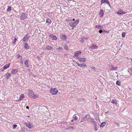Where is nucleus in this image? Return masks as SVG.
I'll return each mask as SVG.
<instances>
[{
  "label": "nucleus",
  "instance_id": "f257e3e1",
  "mask_svg": "<svg viewBox=\"0 0 132 132\" xmlns=\"http://www.w3.org/2000/svg\"><path fill=\"white\" fill-rule=\"evenodd\" d=\"M79 19H77L75 22H71V23H69V26L72 27V29H73V28L75 27L77 24L79 23Z\"/></svg>",
  "mask_w": 132,
  "mask_h": 132
},
{
  "label": "nucleus",
  "instance_id": "f03ea898",
  "mask_svg": "<svg viewBox=\"0 0 132 132\" xmlns=\"http://www.w3.org/2000/svg\"><path fill=\"white\" fill-rule=\"evenodd\" d=\"M50 93L52 95H55L58 92V90L55 88H52L50 91Z\"/></svg>",
  "mask_w": 132,
  "mask_h": 132
},
{
  "label": "nucleus",
  "instance_id": "7ed1b4c3",
  "mask_svg": "<svg viewBox=\"0 0 132 132\" xmlns=\"http://www.w3.org/2000/svg\"><path fill=\"white\" fill-rule=\"evenodd\" d=\"M29 38L28 36V34H27L25 35V36L22 39V40L23 42H27L28 41V39Z\"/></svg>",
  "mask_w": 132,
  "mask_h": 132
},
{
  "label": "nucleus",
  "instance_id": "20e7f679",
  "mask_svg": "<svg viewBox=\"0 0 132 132\" xmlns=\"http://www.w3.org/2000/svg\"><path fill=\"white\" fill-rule=\"evenodd\" d=\"M27 14L25 13H22L21 15V19L23 20L27 18Z\"/></svg>",
  "mask_w": 132,
  "mask_h": 132
},
{
  "label": "nucleus",
  "instance_id": "39448f33",
  "mask_svg": "<svg viewBox=\"0 0 132 132\" xmlns=\"http://www.w3.org/2000/svg\"><path fill=\"white\" fill-rule=\"evenodd\" d=\"M60 38L63 41H65L67 39L66 36L64 34H62L61 35Z\"/></svg>",
  "mask_w": 132,
  "mask_h": 132
},
{
  "label": "nucleus",
  "instance_id": "423d86ee",
  "mask_svg": "<svg viewBox=\"0 0 132 132\" xmlns=\"http://www.w3.org/2000/svg\"><path fill=\"white\" fill-rule=\"evenodd\" d=\"M23 46L24 48L25 49H29V48L30 46L28 45V44L26 42H25L23 43Z\"/></svg>",
  "mask_w": 132,
  "mask_h": 132
},
{
  "label": "nucleus",
  "instance_id": "0eeeda50",
  "mask_svg": "<svg viewBox=\"0 0 132 132\" xmlns=\"http://www.w3.org/2000/svg\"><path fill=\"white\" fill-rule=\"evenodd\" d=\"M91 121L94 124L95 128H96L97 127V125H96V121L94 120V119L93 118H92L91 119Z\"/></svg>",
  "mask_w": 132,
  "mask_h": 132
},
{
  "label": "nucleus",
  "instance_id": "6e6552de",
  "mask_svg": "<svg viewBox=\"0 0 132 132\" xmlns=\"http://www.w3.org/2000/svg\"><path fill=\"white\" fill-rule=\"evenodd\" d=\"M29 97H32V96L33 95H34V94L33 91H32L30 90H29Z\"/></svg>",
  "mask_w": 132,
  "mask_h": 132
},
{
  "label": "nucleus",
  "instance_id": "1a4fd4ad",
  "mask_svg": "<svg viewBox=\"0 0 132 132\" xmlns=\"http://www.w3.org/2000/svg\"><path fill=\"white\" fill-rule=\"evenodd\" d=\"M86 118L87 120L88 121H91V119L92 118H91L89 115H87L86 116Z\"/></svg>",
  "mask_w": 132,
  "mask_h": 132
},
{
  "label": "nucleus",
  "instance_id": "9d476101",
  "mask_svg": "<svg viewBox=\"0 0 132 132\" xmlns=\"http://www.w3.org/2000/svg\"><path fill=\"white\" fill-rule=\"evenodd\" d=\"M117 13L118 14H125L126 12L122 11L121 10H120L117 12Z\"/></svg>",
  "mask_w": 132,
  "mask_h": 132
},
{
  "label": "nucleus",
  "instance_id": "9b49d317",
  "mask_svg": "<svg viewBox=\"0 0 132 132\" xmlns=\"http://www.w3.org/2000/svg\"><path fill=\"white\" fill-rule=\"evenodd\" d=\"M99 14L100 15V17H102L104 15V12L102 9L100 10L99 12Z\"/></svg>",
  "mask_w": 132,
  "mask_h": 132
},
{
  "label": "nucleus",
  "instance_id": "f8f14e48",
  "mask_svg": "<svg viewBox=\"0 0 132 132\" xmlns=\"http://www.w3.org/2000/svg\"><path fill=\"white\" fill-rule=\"evenodd\" d=\"M78 66L80 67H86L87 66L86 64L85 63L81 64H78Z\"/></svg>",
  "mask_w": 132,
  "mask_h": 132
},
{
  "label": "nucleus",
  "instance_id": "ddd939ff",
  "mask_svg": "<svg viewBox=\"0 0 132 132\" xmlns=\"http://www.w3.org/2000/svg\"><path fill=\"white\" fill-rule=\"evenodd\" d=\"M81 53V52L80 51H77L75 53L74 56L77 57L78 56L79 54H80Z\"/></svg>",
  "mask_w": 132,
  "mask_h": 132
},
{
  "label": "nucleus",
  "instance_id": "4468645a",
  "mask_svg": "<svg viewBox=\"0 0 132 132\" xmlns=\"http://www.w3.org/2000/svg\"><path fill=\"white\" fill-rule=\"evenodd\" d=\"M18 72V70L17 69H13L11 72V73L13 74H16Z\"/></svg>",
  "mask_w": 132,
  "mask_h": 132
},
{
  "label": "nucleus",
  "instance_id": "2eb2a0df",
  "mask_svg": "<svg viewBox=\"0 0 132 132\" xmlns=\"http://www.w3.org/2000/svg\"><path fill=\"white\" fill-rule=\"evenodd\" d=\"M77 58L79 59V61L80 62H85L86 61V60L85 59V58H80L79 57H77Z\"/></svg>",
  "mask_w": 132,
  "mask_h": 132
},
{
  "label": "nucleus",
  "instance_id": "dca6fc26",
  "mask_svg": "<svg viewBox=\"0 0 132 132\" xmlns=\"http://www.w3.org/2000/svg\"><path fill=\"white\" fill-rule=\"evenodd\" d=\"M10 65V63H9L7 64H6L5 65L3 68H4V69H5L8 68Z\"/></svg>",
  "mask_w": 132,
  "mask_h": 132
},
{
  "label": "nucleus",
  "instance_id": "f3484780",
  "mask_svg": "<svg viewBox=\"0 0 132 132\" xmlns=\"http://www.w3.org/2000/svg\"><path fill=\"white\" fill-rule=\"evenodd\" d=\"M97 48V46H96V45L93 44L91 46V47H90V48L91 49V50H93L96 49Z\"/></svg>",
  "mask_w": 132,
  "mask_h": 132
},
{
  "label": "nucleus",
  "instance_id": "a211bd4d",
  "mask_svg": "<svg viewBox=\"0 0 132 132\" xmlns=\"http://www.w3.org/2000/svg\"><path fill=\"white\" fill-rule=\"evenodd\" d=\"M117 68L116 67H113V66L112 65H110L109 66V68L110 69L115 70L117 69Z\"/></svg>",
  "mask_w": 132,
  "mask_h": 132
},
{
  "label": "nucleus",
  "instance_id": "6ab92c4d",
  "mask_svg": "<svg viewBox=\"0 0 132 132\" xmlns=\"http://www.w3.org/2000/svg\"><path fill=\"white\" fill-rule=\"evenodd\" d=\"M29 61L28 60H26L24 62V64L27 67H29V64H28Z\"/></svg>",
  "mask_w": 132,
  "mask_h": 132
},
{
  "label": "nucleus",
  "instance_id": "aec40b11",
  "mask_svg": "<svg viewBox=\"0 0 132 132\" xmlns=\"http://www.w3.org/2000/svg\"><path fill=\"white\" fill-rule=\"evenodd\" d=\"M111 103L113 104H117V102L116 100H115L112 99L111 101Z\"/></svg>",
  "mask_w": 132,
  "mask_h": 132
},
{
  "label": "nucleus",
  "instance_id": "412c9836",
  "mask_svg": "<svg viewBox=\"0 0 132 132\" xmlns=\"http://www.w3.org/2000/svg\"><path fill=\"white\" fill-rule=\"evenodd\" d=\"M102 3H105L108 4H109V2L108 0H102Z\"/></svg>",
  "mask_w": 132,
  "mask_h": 132
},
{
  "label": "nucleus",
  "instance_id": "4be33fe9",
  "mask_svg": "<svg viewBox=\"0 0 132 132\" xmlns=\"http://www.w3.org/2000/svg\"><path fill=\"white\" fill-rule=\"evenodd\" d=\"M106 124V123L105 122H103L100 125V127L101 128L102 127V128L104 127Z\"/></svg>",
  "mask_w": 132,
  "mask_h": 132
},
{
  "label": "nucleus",
  "instance_id": "5701e85b",
  "mask_svg": "<svg viewBox=\"0 0 132 132\" xmlns=\"http://www.w3.org/2000/svg\"><path fill=\"white\" fill-rule=\"evenodd\" d=\"M95 27L96 28H98L99 29H102L103 28V27L100 25H96L95 26Z\"/></svg>",
  "mask_w": 132,
  "mask_h": 132
},
{
  "label": "nucleus",
  "instance_id": "b1692460",
  "mask_svg": "<svg viewBox=\"0 0 132 132\" xmlns=\"http://www.w3.org/2000/svg\"><path fill=\"white\" fill-rule=\"evenodd\" d=\"M46 22L48 23L49 24L51 23V21L50 19L47 18L46 19Z\"/></svg>",
  "mask_w": 132,
  "mask_h": 132
},
{
  "label": "nucleus",
  "instance_id": "393cba45",
  "mask_svg": "<svg viewBox=\"0 0 132 132\" xmlns=\"http://www.w3.org/2000/svg\"><path fill=\"white\" fill-rule=\"evenodd\" d=\"M53 49L52 47L50 46H47L46 47V49L47 50H51Z\"/></svg>",
  "mask_w": 132,
  "mask_h": 132
},
{
  "label": "nucleus",
  "instance_id": "a878e982",
  "mask_svg": "<svg viewBox=\"0 0 132 132\" xmlns=\"http://www.w3.org/2000/svg\"><path fill=\"white\" fill-rule=\"evenodd\" d=\"M116 84L118 86H120L121 85V82L119 80H117L116 82Z\"/></svg>",
  "mask_w": 132,
  "mask_h": 132
},
{
  "label": "nucleus",
  "instance_id": "bb28decb",
  "mask_svg": "<svg viewBox=\"0 0 132 132\" xmlns=\"http://www.w3.org/2000/svg\"><path fill=\"white\" fill-rule=\"evenodd\" d=\"M128 71L130 73L131 75H132V68H129L128 69Z\"/></svg>",
  "mask_w": 132,
  "mask_h": 132
},
{
  "label": "nucleus",
  "instance_id": "cd10ccee",
  "mask_svg": "<svg viewBox=\"0 0 132 132\" xmlns=\"http://www.w3.org/2000/svg\"><path fill=\"white\" fill-rule=\"evenodd\" d=\"M11 75V73H8L7 74H6V77L7 79L9 78Z\"/></svg>",
  "mask_w": 132,
  "mask_h": 132
},
{
  "label": "nucleus",
  "instance_id": "c85d7f7f",
  "mask_svg": "<svg viewBox=\"0 0 132 132\" xmlns=\"http://www.w3.org/2000/svg\"><path fill=\"white\" fill-rule=\"evenodd\" d=\"M24 97V95L23 94H22L20 96V99L22 100L23 99Z\"/></svg>",
  "mask_w": 132,
  "mask_h": 132
},
{
  "label": "nucleus",
  "instance_id": "c756f323",
  "mask_svg": "<svg viewBox=\"0 0 132 132\" xmlns=\"http://www.w3.org/2000/svg\"><path fill=\"white\" fill-rule=\"evenodd\" d=\"M73 119L75 120H77L78 119V118H77V116L75 115V114L73 117Z\"/></svg>",
  "mask_w": 132,
  "mask_h": 132
},
{
  "label": "nucleus",
  "instance_id": "7c9ffc66",
  "mask_svg": "<svg viewBox=\"0 0 132 132\" xmlns=\"http://www.w3.org/2000/svg\"><path fill=\"white\" fill-rule=\"evenodd\" d=\"M26 126L27 127H28L30 129L31 128L29 124H28V123H26Z\"/></svg>",
  "mask_w": 132,
  "mask_h": 132
},
{
  "label": "nucleus",
  "instance_id": "2f4dec72",
  "mask_svg": "<svg viewBox=\"0 0 132 132\" xmlns=\"http://www.w3.org/2000/svg\"><path fill=\"white\" fill-rule=\"evenodd\" d=\"M62 48L61 47H59V48H57V50L59 51H62Z\"/></svg>",
  "mask_w": 132,
  "mask_h": 132
},
{
  "label": "nucleus",
  "instance_id": "473e14b6",
  "mask_svg": "<svg viewBox=\"0 0 132 132\" xmlns=\"http://www.w3.org/2000/svg\"><path fill=\"white\" fill-rule=\"evenodd\" d=\"M64 48L65 49H66L67 50H69L68 46L66 45H65V46L64 47Z\"/></svg>",
  "mask_w": 132,
  "mask_h": 132
},
{
  "label": "nucleus",
  "instance_id": "72a5a7b5",
  "mask_svg": "<svg viewBox=\"0 0 132 132\" xmlns=\"http://www.w3.org/2000/svg\"><path fill=\"white\" fill-rule=\"evenodd\" d=\"M11 11V7L10 6H9L8 7L7 9V11L8 12H10Z\"/></svg>",
  "mask_w": 132,
  "mask_h": 132
},
{
  "label": "nucleus",
  "instance_id": "f704fd0d",
  "mask_svg": "<svg viewBox=\"0 0 132 132\" xmlns=\"http://www.w3.org/2000/svg\"><path fill=\"white\" fill-rule=\"evenodd\" d=\"M126 36V33L125 32H123L122 34V36L123 37H124Z\"/></svg>",
  "mask_w": 132,
  "mask_h": 132
},
{
  "label": "nucleus",
  "instance_id": "c9c22d12",
  "mask_svg": "<svg viewBox=\"0 0 132 132\" xmlns=\"http://www.w3.org/2000/svg\"><path fill=\"white\" fill-rule=\"evenodd\" d=\"M57 39V37L56 36H54L53 37L52 40H56Z\"/></svg>",
  "mask_w": 132,
  "mask_h": 132
},
{
  "label": "nucleus",
  "instance_id": "e433bc0d",
  "mask_svg": "<svg viewBox=\"0 0 132 132\" xmlns=\"http://www.w3.org/2000/svg\"><path fill=\"white\" fill-rule=\"evenodd\" d=\"M17 40V39L16 38H15L14 40V41L13 42V43L14 44L15 43L16 40Z\"/></svg>",
  "mask_w": 132,
  "mask_h": 132
},
{
  "label": "nucleus",
  "instance_id": "4c0bfd02",
  "mask_svg": "<svg viewBox=\"0 0 132 132\" xmlns=\"http://www.w3.org/2000/svg\"><path fill=\"white\" fill-rule=\"evenodd\" d=\"M13 128L14 129H15V128L17 127V125H13Z\"/></svg>",
  "mask_w": 132,
  "mask_h": 132
},
{
  "label": "nucleus",
  "instance_id": "58836bf2",
  "mask_svg": "<svg viewBox=\"0 0 132 132\" xmlns=\"http://www.w3.org/2000/svg\"><path fill=\"white\" fill-rule=\"evenodd\" d=\"M49 37L51 38H52L53 37L54 35L52 34H51L49 35Z\"/></svg>",
  "mask_w": 132,
  "mask_h": 132
},
{
  "label": "nucleus",
  "instance_id": "ea45409f",
  "mask_svg": "<svg viewBox=\"0 0 132 132\" xmlns=\"http://www.w3.org/2000/svg\"><path fill=\"white\" fill-rule=\"evenodd\" d=\"M98 32L100 33L101 34L103 32V31L102 30H101L99 31Z\"/></svg>",
  "mask_w": 132,
  "mask_h": 132
},
{
  "label": "nucleus",
  "instance_id": "a19ab883",
  "mask_svg": "<svg viewBox=\"0 0 132 132\" xmlns=\"http://www.w3.org/2000/svg\"><path fill=\"white\" fill-rule=\"evenodd\" d=\"M84 120H85V118H83L81 119V122H83L84 121Z\"/></svg>",
  "mask_w": 132,
  "mask_h": 132
},
{
  "label": "nucleus",
  "instance_id": "79ce46f5",
  "mask_svg": "<svg viewBox=\"0 0 132 132\" xmlns=\"http://www.w3.org/2000/svg\"><path fill=\"white\" fill-rule=\"evenodd\" d=\"M80 41L81 43H83L84 42V40L83 39H81Z\"/></svg>",
  "mask_w": 132,
  "mask_h": 132
},
{
  "label": "nucleus",
  "instance_id": "37998d69",
  "mask_svg": "<svg viewBox=\"0 0 132 132\" xmlns=\"http://www.w3.org/2000/svg\"><path fill=\"white\" fill-rule=\"evenodd\" d=\"M32 97H33L34 98H36L37 97L34 94V95H33Z\"/></svg>",
  "mask_w": 132,
  "mask_h": 132
},
{
  "label": "nucleus",
  "instance_id": "c03bdc74",
  "mask_svg": "<svg viewBox=\"0 0 132 132\" xmlns=\"http://www.w3.org/2000/svg\"><path fill=\"white\" fill-rule=\"evenodd\" d=\"M18 58H19L20 57H21V59H22V56H20L19 54H18Z\"/></svg>",
  "mask_w": 132,
  "mask_h": 132
},
{
  "label": "nucleus",
  "instance_id": "a18cd8bd",
  "mask_svg": "<svg viewBox=\"0 0 132 132\" xmlns=\"http://www.w3.org/2000/svg\"><path fill=\"white\" fill-rule=\"evenodd\" d=\"M103 32H105V33H109V32H108L107 31L105 30H104L103 31Z\"/></svg>",
  "mask_w": 132,
  "mask_h": 132
},
{
  "label": "nucleus",
  "instance_id": "49530a36",
  "mask_svg": "<svg viewBox=\"0 0 132 132\" xmlns=\"http://www.w3.org/2000/svg\"><path fill=\"white\" fill-rule=\"evenodd\" d=\"M114 123L115 124H116V125H118V126H119V125L116 122H114Z\"/></svg>",
  "mask_w": 132,
  "mask_h": 132
},
{
  "label": "nucleus",
  "instance_id": "de8ad7c7",
  "mask_svg": "<svg viewBox=\"0 0 132 132\" xmlns=\"http://www.w3.org/2000/svg\"><path fill=\"white\" fill-rule=\"evenodd\" d=\"M84 38V39H86V40H87L88 39V38Z\"/></svg>",
  "mask_w": 132,
  "mask_h": 132
},
{
  "label": "nucleus",
  "instance_id": "09e8293b",
  "mask_svg": "<svg viewBox=\"0 0 132 132\" xmlns=\"http://www.w3.org/2000/svg\"><path fill=\"white\" fill-rule=\"evenodd\" d=\"M21 63H22V64H23V61L22 60H21Z\"/></svg>",
  "mask_w": 132,
  "mask_h": 132
},
{
  "label": "nucleus",
  "instance_id": "8fccbe9b",
  "mask_svg": "<svg viewBox=\"0 0 132 132\" xmlns=\"http://www.w3.org/2000/svg\"><path fill=\"white\" fill-rule=\"evenodd\" d=\"M26 108L27 109H29V108L28 106H26Z\"/></svg>",
  "mask_w": 132,
  "mask_h": 132
},
{
  "label": "nucleus",
  "instance_id": "3c124183",
  "mask_svg": "<svg viewBox=\"0 0 132 132\" xmlns=\"http://www.w3.org/2000/svg\"><path fill=\"white\" fill-rule=\"evenodd\" d=\"M4 68H3V69L2 70V72H3V71H4Z\"/></svg>",
  "mask_w": 132,
  "mask_h": 132
},
{
  "label": "nucleus",
  "instance_id": "603ef678",
  "mask_svg": "<svg viewBox=\"0 0 132 132\" xmlns=\"http://www.w3.org/2000/svg\"><path fill=\"white\" fill-rule=\"evenodd\" d=\"M109 4V6H111V5H110V4L109 3V4Z\"/></svg>",
  "mask_w": 132,
  "mask_h": 132
},
{
  "label": "nucleus",
  "instance_id": "864d4df0",
  "mask_svg": "<svg viewBox=\"0 0 132 132\" xmlns=\"http://www.w3.org/2000/svg\"><path fill=\"white\" fill-rule=\"evenodd\" d=\"M73 20V21H75V19H73V20Z\"/></svg>",
  "mask_w": 132,
  "mask_h": 132
},
{
  "label": "nucleus",
  "instance_id": "5fc2aeb1",
  "mask_svg": "<svg viewBox=\"0 0 132 132\" xmlns=\"http://www.w3.org/2000/svg\"><path fill=\"white\" fill-rule=\"evenodd\" d=\"M76 63L77 64H78H78H79L78 63V62H76Z\"/></svg>",
  "mask_w": 132,
  "mask_h": 132
},
{
  "label": "nucleus",
  "instance_id": "6e6d98bb",
  "mask_svg": "<svg viewBox=\"0 0 132 132\" xmlns=\"http://www.w3.org/2000/svg\"><path fill=\"white\" fill-rule=\"evenodd\" d=\"M96 128H97V127H96V128H95V130H96V131H97V129H96Z\"/></svg>",
  "mask_w": 132,
  "mask_h": 132
},
{
  "label": "nucleus",
  "instance_id": "4d7b16f0",
  "mask_svg": "<svg viewBox=\"0 0 132 132\" xmlns=\"http://www.w3.org/2000/svg\"><path fill=\"white\" fill-rule=\"evenodd\" d=\"M92 68H93V69H95V68L94 67H92Z\"/></svg>",
  "mask_w": 132,
  "mask_h": 132
},
{
  "label": "nucleus",
  "instance_id": "13d9d810",
  "mask_svg": "<svg viewBox=\"0 0 132 132\" xmlns=\"http://www.w3.org/2000/svg\"><path fill=\"white\" fill-rule=\"evenodd\" d=\"M37 58L38 59H39V57H38V56H37Z\"/></svg>",
  "mask_w": 132,
  "mask_h": 132
},
{
  "label": "nucleus",
  "instance_id": "bf43d9fd",
  "mask_svg": "<svg viewBox=\"0 0 132 132\" xmlns=\"http://www.w3.org/2000/svg\"><path fill=\"white\" fill-rule=\"evenodd\" d=\"M30 117L29 116H28V117Z\"/></svg>",
  "mask_w": 132,
  "mask_h": 132
}]
</instances>
